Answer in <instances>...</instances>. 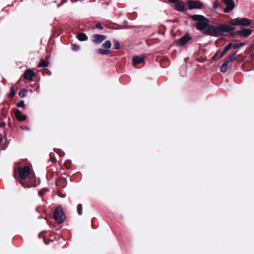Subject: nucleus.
<instances>
[{
	"label": "nucleus",
	"instance_id": "9d476101",
	"mask_svg": "<svg viewBox=\"0 0 254 254\" xmlns=\"http://www.w3.org/2000/svg\"><path fill=\"white\" fill-rule=\"evenodd\" d=\"M107 38V36L104 35H99V34H94L92 37L91 39L93 42L96 44H100L103 41L106 40Z\"/></svg>",
	"mask_w": 254,
	"mask_h": 254
},
{
	"label": "nucleus",
	"instance_id": "2eb2a0df",
	"mask_svg": "<svg viewBox=\"0 0 254 254\" xmlns=\"http://www.w3.org/2000/svg\"><path fill=\"white\" fill-rule=\"evenodd\" d=\"M143 56H135L132 57V63L134 65L142 63L144 61Z\"/></svg>",
	"mask_w": 254,
	"mask_h": 254
},
{
	"label": "nucleus",
	"instance_id": "58836bf2",
	"mask_svg": "<svg viewBox=\"0 0 254 254\" xmlns=\"http://www.w3.org/2000/svg\"><path fill=\"white\" fill-rule=\"evenodd\" d=\"M61 4H62L61 3V4H58V7L60 6L61 5Z\"/></svg>",
	"mask_w": 254,
	"mask_h": 254
},
{
	"label": "nucleus",
	"instance_id": "aec40b11",
	"mask_svg": "<svg viewBox=\"0 0 254 254\" xmlns=\"http://www.w3.org/2000/svg\"><path fill=\"white\" fill-rule=\"evenodd\" d=\"M245 43H236V44H232V47H233V48L234 49H239L243 46H244L245 45Z\"/></svg>",
	"mask_w": 254,
	"mask_h": 254
},
{
	"label": "nucleus",
	"instance_id": "4468645a",
	"mask_svg": "<svg viewBox=\"0 0 254 254\" xmlns=\"http://www.w3.org/2000/svg\"><path fill=\"white\" fill-rule=\"evenodd\" d=\"M15 115L16 119L20 122H22L26 119V115L22 114L21 111L19 109L16 110Z\"/></svg>",
	"mask_w": 254,
	"mask_h": 254
},
{
	"label": "nucleus",
	"instance_id": "6e6552de",
	"mask_svg": "<svg viewBox=\"0 0 254 254\" xmlns=\"http://www.w3.org/2000/svg\"><path fill=\"white\" fill-rule=\"evenodd\" d=\"M187 5L190 9H200L202 6L201 2L192 0H188Z\"/></svg>",
	"mask_w": 254,
	"mask_h": 254
},
{
	"label": "nucleus",
	"instance_id": "c756f323",
	"mask_svg": "<svg viewBox=\"0 0 254 254\" xmlns=\"http://www.w3.org/2000/svg\"><path fill=\"white\" fill-rule=\"evenodd\" d=\"M20 128L23 129V130H29V128L28 127L26 126H21L20 127Z\"/></svg>",
	"mask_w": 254,
	"mask_h": 254
},
{
	"label": "nucleus",
	"instance_id": "7ed1b4c3",
	"mask_svg": "<svg viewBox=\"0 0 254 254\" xmlns=\"http://www.w3.org/2000/svg\"><path fill=\"white\" fill-rule=\"evenodd\" d=\"M231 25L234 26H249L252 24V21L250 19L243 17L237 18L231 20L229 23Z\"/></svg>",
	"mask_w": 254,
	"mask_h": 254
},
{
	"label": "nucleus",
	"instance_id": "c85d7f7f",
	"mask_svg": "<svg viewBox=\"0 0 254 254\" xmlns=\"http://www.w3.org/2000/svg\"><path fill=\"white\" fill-rule=\"evenodd\" d=\"M19 183L24 187V188H30L31 186H29V185H28L27 184H26L25 183H24V182H23L22 181H19Z\"/></svg>",
	"mask_w": 254,
	"mask_h": 254
},
{
	"label": "nucleus",
	"instance_id": "a211bd4d",
	"mask_svg": "<svg viewBox=\"0 0 254 254\" xmlns=\"http://www.w3.org/2000/svg\"><path fill=\"white\" fill-rule=\"evenodd\" d=\"M49 65V62L48 61H45L44 59H42L39 63L38 64L37 67H47Z\"/></svg>",
	"mask_w": 254,
	"mask_h": 254
},
{
	"label": "nucleus",
	"instance_id": "dca6fc26",
	"mask_svg": "<svg viewBox=\"0 0 254 254\" xmlns=\"http://www.w3.org/2000/svg\"><path fill=\"white\" fill-rule=\"evenodd\" d=\"M96 53L99 54L106 55L111 53V51L110 50L107 49H99L96 50Z\"/></svg>",
	"mask_w": 254,
	"mask_h": 254
},
{
	"label": "nucleus",
	"instance_id": "39448f33",
	"mask_svg": "<svg viewBox=\"0 0 254 254\" xmlns=\"http://www.w3.org/2000/svg\"><path fill=\"white\" fill-rule=\"evenodd\" d=\"M237 56V55L236 53H233L225 59L224 63L220 66V71L222 72L225 73L227 71L228 63L229 62H233L236 60Z\"/></svg>",
	"mask_w": 254,
	"mask_h": 254
},
{
	"label": "nucleus",
	"instance_id": "bb28decb",
	"mask_svg": "<svg viewBox=\"0 0 254 254\" xmlns=\"http://www.w3.org/2000/svg\"><path fill=\"white\" fill-rule=\"evenodd\" d=\"M71 47L72 49L74 51H78L80 49L79 47L75 44H72Z\"/></svg>",
	"mask_w": 254,
	"mask_h": 254
},
{
	"label": "nucleus",
	"instance_id": "f8f14e48",
	"mask_svg": "<svg viewBox=\"0 0 254 254\" xmlns=\"http://www.w3.org/2000/svg\"><path fill=\"white\" fill-rule=\"evenodd\" d=\"M34 71L31 69H27L23 74V77L24 79L27 80H31L35 75Z\"/></svg>",
	"mask_w": 254,
	"mask_h": 254
},
{
	"label": "nucleus",
	"instance_id": "6ab92c4d",
	"mask_svg": "<svg viewBox=\"0 0 254 254\" xmlns=\"http://www.w3.org/2000/svg\"><path fill=\"white\" fill-rule=\"evenodd\" d=\"M112 44L110 41H106L103 44V47L109 50L111 47Z\"/></svg>",
	"mask_w": 254,
	"mask_h": 254
},
{
	"label": "nucleus",
	"instance_id": "b1692460",
	"mask_svg": "<svg viewBox=\"0 0 254 254\" xmlns=\"http://www.w3.org/2000/svg\"><path fill=\"white\" fill-rule=\"evenodd\" d=\"M114 49L115 50H119L120 49V44L118 40H115L114 41Z\"/></svg>",
	"mask_w": 254,
	"mask_h": 254
},
{
	"label": "nucleus",
	"instance_id": "c9c22d12",
	"mask_svg": "<svg viewBox=\"0 0 254 254\" xmlns=\"http://www.w3.org/2000/svg\"><path fill=\"white\" fill-rule=\"evenodd\" d=\"M124 23L125 24H127V21L125 20V21H124Z\"/></svg>",
	"mask_w": 254,
	"mask_h": 254
},
{
	"label": "nucleus",
	"instance_id": "20e7f679",
	"mask_svg": "<svg viewBox=\"0 0 254 254\" xmlns=\"http://www.w3.org/2000/svg\"><path fill=\"white\" fill-rule=\"evenodd\" d=\"M54 218L59 224H61L64 221L65 216L62 206H59L55 209L54 212Z\"/></svg>",
	"mask_w": 254,
	"mask_h": 254
},
{
	"label": "nucleus",
	"instance_id": "2f4dec72",
	"mask_svg": "<svg viewBox=\"0 0 254 254\" xmlns=\"http://www.w3.org/2000/svg\"><path fill=\"white\" fill-rule=\"evenodd\" d=\"M219 52V51H217L216 52V53L215 54V55L212 57V58L213 60H214V59L217 57V55H218V54Z\"/></svg>",
	"mask_w": 254,
	"mask_h": 254
},
{
	"label": "nucleus",
	"instance_id": "cd10ccee",
	"mask_svg": "<svg viewBox=\"0 0 254 254\" xmlns=\"http://www.w3.org/2000/svg\"><path fill=\"white\" fill-rule=\"evenodd\" d=\"M95 28L99 29L100 30L103 29V27L102 26V25H101V24L100 23H96L95 25Z\"/></svg>",
	"mask_w": 254,
	"mask_h": 254
},
{
	"label": "nucleus",
	"instance_id": "ddd939ff",
	"mask_svg": "<svg viewBox=\"0 0 254 254\" xmlns=\"http://www.w3.org/2000/svg\"><path fill=\"white\" fill-rule=\"evenodd\" d=\"M175 9L178 11H184L185 10V4L182 1L178 0L175 3Z\"/></svg>",
	"mask_w": 254,
	"mask_h": 254
},
{
	"label": "nucleus",
	"instance_id": "473e14b6",
	"mask_svg": "<svg viewBox=\"0 0 254 254\" xmlns=\"http://www.w3.org/2000/svg\"><path fill=\"white\" fill-rule=\"evenodd\" d=\"M225 54V53L223 51H222V52L219 55V59H221V58H222Z\"/></svg>",
	"mask_w": 254,
	"mask_h": 254
},
{
	"label": "nucleus",
	"instance_id": "5701e85b",
	"mask_svg": "<svg viewBox=\"0 0 254 254\" xmlns=\"http://www.w3.org/2000/svg\"><path fill=\"white\" fill-rule=\"evenodd\" d=\"M27 90L25 89H21L18 93L19 96L21 97H24L26 96Z\"/></svg>",
	"mask_w": 254,
	"mask_h": 254
},
{
	"label": "nucleus",
	"instance_id": "7c9ffc66",
	"mask_svg": "<svg viewBox=\"0 0 254 254\" xmlns=\"http://www.w3.org/2000/svg\"><path fill=\"white\" fill-rule=\"evenodd\" d=\"M218 5H219V3L218 2H214L213 4L214 9H217L218 7Z\"/></svg>",
	"mask_w": 254,
	"mask_h": 254
},
{
	"label": "nucleus",
	"instance_id": "9b49d317",
	"mask_svg": "<svg viewBox=\"0 0 254 254\" xmlns=\"http://www.w3.org/2000/svg\"><path fill=\"white\" fill-rule=\"evenodd\" d=\"M223 2L226 4V8H224V11L226 13L229 12L232 10L235 7V3L233 0H222Z\"/></svg>",
	"mask_w": 254,
	"mask_h": 254
},
{
	"label": "nucleus",
	"instance_id": "4c0bfd02",
	"mask_svg": "<svg viewBox=\"0 0 254 254\" xmlns=\"http://www.w3.org/2000/svg\"><path fill=\"white\" fill-rule=\"evenodd\" d=\"M61 196L62 197H65V195H62Z\"/></svg>",
	"mask_w": 254,
	"mask_h": 254
},
{
	"label": "nucleus",
	"instance_id": "412c9836",
	"mask_svg": "<svg viewBox=\"0 0 254 254\" xmlns=\"http://www.w3.org/2000/svg\"><path fill=\"white\" fill-rule=\"evenodd\" d=\"M83 206L82 204H78L77 206V211L79 215H81L82 214Z\"/></svg>",
	"mask_w": 254,
	"mask_h": 254
},
{
	"label": "nucleus",
	"instance_id": "f704fd0d",
	"mask_svg": "<svg viewBox=\"0 0 254 254\" xmlns=\"http://www.w3.org/2000/svg\"><path fill=\"white\" fill-rule=\"evenodd\" d=\"M49 75H51L52 74V72L50 71H49V73L48 74Z\"/></svg>",
	"mask_w": 254,
	"mask_h": 254
},
{
	"label": "nucleus",
	"instance_id": "0eeeda50",
	"mask_svg": "<svg viewBox=\"0 0 254 254\" xmlns=\"http://www.w3.org/2000/svg\"><path fill=\"white\" fill-rule=\"evenodd\" d=\"M253 33V30L251 29L244 28L241 30H238L236 32L232 33L231 35L233 36L238 34L241 37H248Z\"/></svg>",
	"mask_w": 254,
	"mask_h": 254
},
{
	"label": "nucleus",
	"instance_id": "1a4fd4ad",
	"mask_svg": "<svg viewBox=\"0 0 254 254\" xmlns=\"http://www.w3.org/2000/svg\"><path fill=\"white\" fill-rule=\"evenodd\" d=\"M190 39H191V37L190 36L189 33H187L178 40L177 45L178 46H183L185 45Z\"/></svg>",
	"mask_w": 254,
	"mask_h": 254
},
{
	"label": "nucleus",
	"instance_id": "e433bc0d",
	"mask_svg": "<svg viewBox=\"0 0 254 254\" xmlns=\"http://www.w3.org/2000/svg\"><path fill=\"white\" fill-rule=\"evenodd\" d=\"M41 235H42V234H41V233L39 234V238H41Z\"/></svg>",
	"mask_w": 254,
	"mask_h": 254
},
{
	"label": "nucleus",
	"instance_id": "4be33fe9",
	"mask_svg": "<svg viewBox=\"0 0 254 254\" xmlns=\"http://www.w3.org/2000/svg\"><path fill=\"white\" fill-rule=\"evenodd\" d=\"M232 46V43H228L224 48L223 51L226 54L227 53L229 50L231 48Z\"/></svg>",
	"mask_w": 254,
	"mask_h": 254
},
{
	"label": "nucleus",
	"instance_id": "f03ea898",
	"mask_svg": "<svg viewBox=\"0 0 254 254\" xmlns=\"http://www.w3.org/2000/svg\"><path fill=\"white\" fill-rule=\"evenodd\" d=\"M190 17L194 21H197L195 27L199 31H206L209 27V20L201 15H192Z\"/></svg>",
	"mask_w": 254,
	"mask_h": 254
},
{
	"label": "nucleus",
	"instance_id": "423d86ee",
	"mask_svg": "<svg viewBox=\"0 0 254 254\" xmlns=\"http://www.w3.org/2000/svg\"><path fill=\"white\" fill-rule=\"evenodd\" d=\"M18 174L21 180L25 179L30 174V169L27 166L18 167Z\"/></svg>",
	"mask_w": 254,
	"mask_h": 254
},
{
	"label": "nucleus",
	"instance_id": "393cba45",
	"mask_svg": "<svg viewBox=\"0 0 254 254\" xmlns=\"http://www.w3.org/2000/svg\"><path fill=\"white\" fill-rule=\"evenodd\" d=\"M16 106L18 107L24 108L25 106V102L23 100H20L16 103Z\"/></svg>",
	"mask_w": 254,
	"mask_h": 254
},
{
	"label": "nucleus",
	"instance_id": "f3484780",
	"mask_svg": "<svg viewBox=\"0 0 254 254\" xmlns=\"http://www.w3.org/2000/svg\"><path fill=\"white\" fill-rule=\"evenodd\" d=\"M77 39L80 41H85L87 40V35L83 33H80L77 35Z\"/></svg>",
	"mask_w": 254,
	"mask_h": 254
},
{
	"label": "nucleus",
	"instance_id": "72a5a7b5",
	"mask_svg": "<svg viewBox=\"0 0 254 254\" xmlns=\"http://www.w3.org/2000/svg\"><path fill=\"white\" fill-rule=\"evenodd\" d=\"M168 1H169L170 2H172V3H175L176 2H177V1L178 0H168Z\"/></svg>",
	"mask_w": 254,
	"mask_h": 254
},
{
	"label": "nucleus",
	"instance_id": "a878e982",
	"mask_svg": "<svg viewBox=\"0 0 254 254\" xmlns=\"http://www.w3.org/2000/svg\"><path fill=\"white\" fill-rule=\"evenodd\" d=\"M15 95V92L14 87H11L10 88V91L8 94V97H13Z\"/></svg>",
	"mask_w": 254,
	"mask_h": 254
},
{
	"label": "nucleus",
	"instance_id": "f257e3e1",
	"mask_svg": "<svg viewBox=\"0 0 254 254\" xmlns=\"http://www.w3.org/2000/svg\"><path fill=\"white\" fill-rule=\"evenodd\" d=\"M235 29V27L230 26L227 24H220L217 26L209 24L208 28L204 31V34L212 37H219L222 35L224 32H230Z\"/></svg>",
	"mask_w": 254,
	"mask_h": 254
}]
</instances>
